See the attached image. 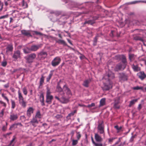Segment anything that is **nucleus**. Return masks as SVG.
<instances>
[{"mask_svg":"<svg viewBox=\"0 0 146 146\" xmlns=\"http://www.w3.org/2000/svg\"><path fill=\"white\" fill-rule=\"evenodd\" d=\"M47 90L46 93V102L48 104H51L53 99V96L51 94V92L50 89L47 87L46 88Z\"/></svg>","mask_w":146,"mask_h":146,"instance_id":"f257e3e1","label":"nucleus"},{"mask_svg":"<svg viewBox=\"0 0 146 146\" xmlns=\"http://www.w3.org/2000/svg\"><path fill=\"white\" fill-rule=\"evenodd\" d=\"M18 95L19 104L23 108H25L27 106V102L24 100L20 90L18 91Z\"/></svg>","mask_w":146,"mask_h":146,"instance_id":"f03ea898","label":"nucleus"},{"mask_svg":"<svg viewBox=\"0 0 146 146\" xmlns=\"http://www.w3.org/2000/svg\"><path fill=\"white\" fill-rule=\"evenodd\" d=\"M36 57V55L34 53L29 54L24 57L27 63L31 64L33 62L34 60Z\"/></svg>","mask_w":146,"mask_h":146,"instance_id":"7ed1b4c3","label":"nucleus"},{"mask_svg":"<svg viewBox=\"0 0 146 146\" xmlns=\"http://www.w3.org/2000/svg\"><path fill=\"white\" fill-rule=\"evenodd\" d=\"M64 93H63V96L61 97L60 94H58V96H56L55 98L56 99L62 103H67L68 102L70 98L68 97L67 98H66L64 96Z\"/></svg>","mask_w":146,"mask_h":146,"instance_id":"20e7f679","label":"nucleus"},{"mask_svg":"<svg viewBox=\"0 0 146 146\" xmlns=\"http://www.w3.org/2000/svg\"><path fill=\"white\" fill-rule=\"evenodd\" d=\"M104 86L103 88L104 90L107 91L111 88H112V83L109 80H104V81L103 80Z\"/></svg>","mask_w":146,"mask_h":146,"instance_id":"39448f33","label":"nucleus"},{"mask_svg":"<svg viewBox=\"0 0 146 146\" xmlns=\"http://www.w3.org/2000/svg\"><path fill=\"white\" fill-rule=\"evenodd\" d=\"M98 131L100 134H103L104 135V122L102 121H100L97 127Z\"/></svg>","mask_w":146,"mask_h":146,"instance_id":"423d86ee","label":"nucleus"},{"mask_svg":"<svg viewBox=\"0 0 146 146\" xmlns=\"http://www.w3.org/2000/svg\"><path fill=\"white\" fill-rule=\"evenodd\" d=\"M126 66V65L125 64L120 62L116 65L114 70L115 71L123 70L125 68Z\"/></svg>","mask_w":146,"mask_h":146,"instance_id":"0eeeda50","label":"nucleus"},{"mask_svg":"<svg viewBox=\"0 0 146 146\" xmlns=\"http://www.w3.org/2000/svg\"><path fill=\"white\" fill-rule=\"evenodd\" d=\"M115 77L114 74L111 72H109L108 74H107L103 78V80L104 81V80H109L110 81L111 79H113Z\"/></svg>","mask_w":146,"mask_h":146,"instance_id":"6e6552de","label":"nucleus"},{"mask_svg":"<svg viewBox=\"0 0 146 146\" xmlns=\"http://www.w3.org/2000/svg\"><path fill=\"white\" fill-rule=\"evenodd\" d=\"M63 91L66 93L68 97L70 98L72 95V93L66 84L64 85L63 87Z\"/></svg>","mask_w":146,"mask_h":146,"instance_id":"1a4fd4ad","label":"nucleus"},{"mask_svg":"<svg viewBox=\"0 0 146 146\" xmlns=\"http://www.w3.org/2000/svg\"><path fill=\"white\" fill-rule=\"evenodd\" d=\"M61 61V59L59 57H56L52 61L51 65L53 66H56L60 63Z\"/></svg>","mask_w":146,"mask_h":146,"instance_id":"9d476101","label":"nucleus"},{"mask_svg":"<svg viewBox=\"0 0 146 146\" xmlns=\"http://www.w3.org/2000/svg\"><path fill=\"white\" fill-rule=\"evenodd\" d=\"M38 58L41 60H43L47 56V54L46 52L41 51L38 53Z\"/></svg>","mask_w":146,"mask_h":146,"instance_id":"9b49d317","label":"nucleus"},{"mask_svg":"<svg viewBox=\"0 0 146 146\" xmlns=\"http://www.w3.org/2000/svg\"><path fill=\"white\" fill-rule=\"evenodd\" d=\"M42 46V44H39L37 45H33L31 46L29 50L32 51H36L39 48L41 47Z\"/></svg>","mask_w":146,"mask_h":146,"instance_id":"f8f14e48","label":"nucleus"},{"mask_svg":"<svg viewBox=\"0 0 146 146\" xmlns=\"http://www.w3.org/2000/svg\"><path fill=\"white\" fill-rule=\"evenodd\" d=\"M18 118V115L17 114L13 113H10L9 119L10 121H14L17 120Z\"/></svg>","mask_w":146,"mask_h":146,"instance_id":"ddd939ff","label":"nucleus"},{"mask_svg":"<svg viewBox=\"0 0 146 146\" xmlns=\"http://www.w3.org/2000/svg\"><path fill=\"white\" fill-rule=\"evenodd\" d=\"M117 58L121 60V63H123V64H125L126 65L127 64V62L125 56L123 55H119L117 56Z\"/></svg>","mask_w":146,"mask_h":146,"instance_id":"4468645a","label":"nucleus"},{"mask_svg":"<svg viewBox=\"0 0 146 146\" xmlns=\"http://www.w3.org/2000/svg\"><path fill=\"white\" fill-rule=\"evenodd\" d=\"M137 76L141 80H143L146 78V75L143 71H140L137 74Z\"/></svg>","mask_w":146,"mask_h":146,"instance_id":"2eb2a0df","label":"nucleus"},{"mask_svg":"<svg viewBox=\"0 0 146 146\" xmlns=\"http://www.w3.org/2000/svg\"><path fill=\"white\" fill-rule=\"evenodd\" d=\"M21 57V52L19 50H17L14 52L12 58L15 60H17L18 58H20Z\"/></svg>","mask_w":146,"mask_h":146,"instance_id":"dca6fc26","label":"nucleus"},{"mask_svg":"<svg viewBox=\"0 0 146 146\" xmlns=\"http://www.w3.org/2000/svg\"><path fill=\"white\" fill-rule=\"evenodd\" d=\"M119 74V77L120 80L125 81L127 80V75L123 73H121Z\"/></svg>","mask_w":146,"mask_h":146,"instance_id":"f3484780","label":"nucleus"},{"mask_svg":"<svg viewBox=\"0 0 146 146\" xmlns=\"http://www.w3.org/2000/svg\"><path fill=\"white\" fill-rule=\"evenodd\" d=\"M119 98H116L115 100L114 105V108H115L118 109L119 108Z\"/></svg>","mask_w":146,"mask_h":146,"instance_id":"a211bd4d","label":"nucleus"},{"mask_svg":"<svg viewBox=\"0 0 146 146\" xmlns=\"http://www.w3.org/2000/svg\"><path fill=\"white\" fill-rule=\"evenodd\" d=\"M34 109L32 107H29L27 111V115L29 118L31 115L33 113Z\"/></svg>","mask_w":146,"mask_h":146,"instance_id":"6ab92c4d","label":"nucleus"},{"mask_svg":"<svg viewBox=\"0 0 146 146\" xmlns=\"http://www.w3.org/2000/svg\"><path fill=\"white\" fill-rule=\"evenodd\" d=\"M38 123L37 119L35 117L33 118L29 122L34 127H36L37 126L36 124H38Z\"/></svg>","mask_w":146,"mask_h":146,"instance_id":"aec40b11","label":"nucleus"},{"mask_svg":"<svg viewBox=\"0 0 146 146\" xmlns=\"http://www.w3.org/2000/svg\"><path fill=\"white\" fill-rule=\"evenodd\" d=\"M13 45L12 44H10L7 45L6 48V52H11L13 51Z\"/></svg>","mask_w":146,"mask_h":146,"instance_id":"412c9836","label":"nucleus"},{"mask_svg":"<svg viewBox=\"0 0 146 146\" xmlns=\"http://www.w3.org/2000/svg\"><path fill=\"white\" fill-rule=\"evenodd\" d=\"M94 137L96 141L98 142H101L102 141L101 137L97 133L95 134Z\"/></svg>","mask_w":146,"mask_h":146,"instance_id":"4be33fe9","label":"nucleus"},{"mask_svg":"<svg viewBox=\"0 0 146 146\" xmlns=\"http://www.w3.org/2000/svg\"><path fill=\"white\" fill-rule=\"evenodd\" d=\"M21 34L26 36H32L31 33L29 31H27L25 30H22L21 31Z\"/></svg>","mask_w":146,"mask_h":146,"instance_id":"5701e85b","label":"nucleus"},{"mask_svg":"<svg viewBox=\"0 0 146 146\" xmlns=\"http://www.w3.org/2000/svg\"><path fill=\"white\" fill-rule=\"evenodd\" d=\"M44 97L43 94H41L40 96V101L41 103V104L42 106L45 105L44 103Z\"/></svg>","mask_w":146,"mask_h":146,"instance_id":"b1692460","label":"nucleus"},{"mask_svg":"<svg viewBox=\"0 0 146 146\" xmlns=\"http://www.w3.org/2000/svg\"><path fill=\"white\" fill-rule=\"evenodd\" d=\"M95 23V20L93 19L92 20H86L85 22L84 23V25H85L86 24L92 25Z\"/></svg>","mask_w":146,"mask_h":146,"instance_id":"393cba45","label":"nucleus"},{"mask_svg":"<svg viewBox=\"0 0 146 146\" xmlns=\"http://www.w3.org/2000/svg\"><path fill=\"white\" fill-rule=\"evenodd\" d=\"M105 98H103L102 99L100 102V105L99 106V107H100L104 105L105 104Z\"/></svg>","mask_w":146,"mask_h":146,"instance_id":"a878e982","label":"nucleus"},{"mask_svg":"<svg viewBox=\"0 0 146 146\" xmlns=\"http://www.w3.org/2000/svg\"><path fill=\"white\" fill-rule=\"evenodd\" d=\"M53 71H50V73L49 75L47 76V77L46 78V80L47 82H49L50 80L51 77H52L53 75Z\"/></svg>","mask_w":146,"mask_h":146,"instance_id":"bb28decb","label":"nucleus"},{"mask_svg":"<svg viewBox=\"0 0 146 146\" xmlns=\"http://www.w3.org/2000/svg\"><path fill=\"white\" fill-rule=\"evenodd\" d=\"M56 42L59 44H62L64 46H67V44L64 40L60 39L56 41Z\"/></svg>","mask_w":146,"mask_h":146,"instance_id":"cd10ccee","label":"nucleus"},{"mask_svg":"<svg viewBox=\"0 0 146 146\" xmlns=\"http://www.w3.org/2000/svg\"><path fill=\"white\" fill-rule=\"evenodd\" d=\"M90 82V80H87L84 81L83 84V85L86 87H88V84Z\"/></svg>","mask_w":146,"mask_h":146,"instance_id":"c85d7f7f","label":"nucleus"},{"mask_svg":"<svg viewBox=\"0 0 146 146\" xmlns=\"http://www.w3.org/2000/svg\"><path fill=\"white\" fill-rule=\"evenodd\" d=\"M56 91L60 92H62L63 90V89L61 88L60 86V85L58 83L56 87Z\"/></svg>","mask_w":146,"mask_h":146,"instance_id":"c756f323","label":"nucleus"},{"mask_svg":"<svg viewBox=\"0 0 146 146\" xmlns=\"http://www.w3.org/2000/svg\"><path fill=\"white\" fill-rule=\"evenodd\" d=\"M17 128V125L16 123H15L11 125L10 127L9 130H12L13 129H15Z\"/></svg>","mask_w":146,"mask_h":146,"instance_id":"7c9ffc66","label":"nucleus"},{"mask_svg":"<svg viewBox=\"0 0 146 146\" xmlns=\"http://www.w3.org/2000/svg\"><path fill=\"white\" fill-rule=\"evenodd\" d=\"M44 76L43 75H41V77L40 79V81L39 82L40 85L41 86L43 84L44 80Z\"/></svg>","mask_w":146,"mask_h":146,"instance_id":"2f4dec72","label":"nucleus"},{"mask_svg":"<svg viewBox=\"0 0 146 146\" xmlns=\"http://www.w3.org/2000/svg\"><path fill=\"white\" fill-rule=\"evenodd\" d=\"M35 118H38L39 119H40L41 118V115L39 111H38L36 113Z\"/></svg>","mask_w":146,"mask_h":146,"instance_id":"473e14b6","label":"nucleus"},{"mask_svg":"<svg viewBox=\"0 0 146 146\" xmlns=\"http://www.w3.org/2000/svg\"><path fill=\"white\" fill-rule=\"evenodd\" d=\"M135 58V55L133 54H129V58L131 61L133 60Z\"/></svg>","mask_w":146,"mask_h":146,"instance_id":"72a5a7b5","label":"nucleus"},{"mask_svg":"<svg viewBox=\"0 0 146 146\" xmlns=\"http://www.w3.org/2000/svg\"><path fill=\"white\" fill-rule=\"evenodd\" d=\"M11 108L12 109H13L15 108L16 106L15 103V101L14 100H11Z\"/></svg>","mask_w":146,"mask_h":146,"instance_id":"f704fd0d","label":"nucleus"},{"mask_svg":"<svg viewBox=\"0 0 146 146\" xmlns=\"http://www.w3.org/2000/svg\"><path fill=\"white\" fill-rule=\"evenodd\" d=\"M132 67L134 71L137 72L138 71V67L137 65H135L133 64L132 66Z\"/></svg>","mask_w":146,"mask_h":146,"instance_id":"c9c22d12","label":"nucleus"},{"mask_svg":"<svg viewBox=\"0 0 146 146\" xmlns=\"http://www.w3.org/2000/svg\"><path fill=\"white\" fill-rule=\"evenodd\" d=\"M114 128L117 130V133H119L121 131L122 127L121 126L119 127L118 125H117L114 126Z\"/></svg>","mask_w":146,"mask_h":146,"instance_id":"e433bc0d","label":"nucleus"},{"mask_svg":"<svg viewBox=\"0 0 146 146\" xmlns=\"http://www.w3.org/2000/svg\"><path fill=\"white\" fill-rule=\"evenodd\" d=\"M137 99L133 100L131 101L129 104V106L131 107L135 103L137 102Z\"/></svg>","mask_w":146,"mask_h":146,"instance_id":"4c0bfd02","label":"nucleus"},{"mask_svg":"<svg viewBox=\"0 0 146 146\" xmlns=\"http://www.w3.org/2000/svg\"><path fill=\"white\" fill-rule=\"evenodd\" d=\"M22 6L24 8H26L28 7V5L27 3L25 2L24 0H23L22 2Z\"/></svg>","mask_w":146,"mask_h":146,"instance_id":"58836bf2","label":"nucleus"},{"mask_svg":"<svg viewBox=\"0 0 146 146\" xmlns=\"http://www.w3.org/2000/svg\"><path fill=\"white\" fill-rule=\"evenodd\" d=\"M20 119L22 121L25 122L26 120V117L24 115H21L20 117Z\"/></svg>","mask_w":146,"mask_h":146,"instance_id":"ea45409f","label":"nucleus"},{"mask_svg":"<svg viewBox=\"0 0 146 146\" xmlns=\"http://www.w3.org/2000/svg\"><path fill=\"white\" fill-rule=\"evenodd\" d=\"M76 136L77 138V139L78 140H79L81 137V135L80 133V132H76Z\"/></svg>","mask_w":146,"mask_h":146,"instance_id":"a19ab883","label":"nucleus"},{"mask_svg":"<svg viewBox=\"0 0 146 146\" xmlns=\"http://www.w3.org/2000/svg\"><path fill=\"white\" fill-rule=\"evenodd\" d=\"M134 90H143V87H139V86H136L133 88Z\"/></svg>","mask_w":146,"mask_h":146,"instance_id":"79ce46f5","label":"nucleus"},{"mask_svg":"<svg viewBox=\"0 0 146 146\" xmlns=\"http://www.w3.org/2000/svg\"><path fill=\"white\" fill-rule=\"evenodd\" d=\"M76 110H74L71 113H69L68 116V117H71V116H72L74 115V114L76 113Z\"/></svg>","mask_w":146,"mask_h":146,"instance_id":"37998d69","label":"nucleus"},{"mask_svg":"<svg viewBox=\"0 0 146 146\" xmlns=\"http://www.w3.org/2000/svg\"><path fill=\"white\" fill-rule=\"evenodd\" d=\"M78 140H73L72 141V145L73 146L76 145L78 143Z\"/></svg>","mask_w":146,"mask_h":146,"instance_id":"c03bdc74","label":"nucleus"},{"mask_svg":"<svg viewBox=\"0 0 146 146\" xmlns=\"http://www.w3.org/2000/svg\"><path fill=\"white\" fill-rule=\"evenodd\" d=\"M134 40H139L140 41H142V39L140 37L138 36H136L134 38Z\"/></svg>","mask_w":146,"mask_h":146,"instance_id":"a18cd8bd","label":"nucleus"},{"mask_svg":"<svg viewBox=\"0 0 146 146\" xmlns=\"http://www.w3.org/2000/svg\"><path fill=\"white\" fill-rule=\"evenodd\" d=\"M23 91L24 95H27L28 92L26 87H24L23 89Z\"/></svg>","mask_w":146,"mask_h":146,"instance_id":"49530a36","label":"nucleus"},{"mask_svg":"<svg viewBox=\"0 0 146 146\" xmlns=\"http://www.w3.org/2000/svg\"><path fill=\"white\" fill-rule=\"evenodd\" d=\"M1 65L3 67H5L7 64V62L6 61H4L2 62H1Z\"/></svg>","mask_w":146,"mask_h":146,"instance_id":"de8ad7c7","label":"nucleus"},{"mask_svg":"<svg viewBox=\"0 0 146 146\" xmlns=\"http://www.w3.org/2000/svg\"><path fill=\"white\" fill-rule=\"evenodd\" d=\"M5 110V108L3 109L2 110L0 113V117H2L4 115V111Z\"/></svg>","mask_w":146,"mask_h":146,"instance_id":"09e8293b","label":"nucleus"},{"mask_svg":"<svg viewBox=\"0 0 146 146\" xmlns=\"http://www.w3.org/2000/svg\"><path fill=\"white\" fill-rule=\"evenodd\" d=\"M93 144L95 146H102L103 145L101 143H98L93 141Z\"/></svg>","mask_w":146,"mask_h":146,"instance_id":"8fccbe9b","label":"nucleus"},{"mask_svg":"<svg viewBox=\"0 0 146 146\" xmlns=\"http://www.w3.org/2000/svg\"><path fill=\"white\" fill-rule=\"evenodd\" d=\"M85 138L84 139V143L86 144H88V141L87 139V136L86 134H85Z\"/></svg>","mask_w":146,"mask_h":146,"instance_id":"3c124183","label":"nucleus"},{"mask_svg":"<svg viewBox=\"0 0 146 146\" xmlns=\"http://www.w3.org/2000/svg\"><path fill=\"white\" fill-rule=\"evenodd\" d=\"M95 106V104L94 103H92L88 105L86 107L89 108H91L92 107L94 106Z\"/></svg>","mask_w":146,"mask_h":146,"instance_id":"603ef678","label":"nucleus"},{"mask_svg":"<svg viewBox=\"0 0 146 146\" xmlns=\"http://www.w3.org/2000/svg\"><path fill=\"white\" fill-rule=\"evenodd\" d=\"M15 139H16L15 137L14 136H13V138L12 139L10 143L9 144V145H12V143H13V142L15 140Z\"/></svg>","mask_w":146,"mask_h":146,"instance_id":"864d4df0","label":"nucleus"},{"mask_svg":"<svg viewBox=\"0 0 146 146\" xmlns=\"http://www.w3.org/2000/svg\"><path fill=\"white\" fill-rule=\"evenodd\" d=\"M116 138L114 137H112V138H110L108 139L109 142L111 144V143Z\"/></svg>","mask_w":146,"mask_h":146,"instance_id":"5fc2aeb1","label":"nucleus"},{"mask_svg":"<svg viewBox=\"0 0 146 146\" xmlns=\"http://www.w3.org/2000/svg\"><path fill=\"white\" fill-rule=\"evenodd\" d=\"M0 104H3V106L5 108L6 107L7 104L5 102H3L2 101H0Z\"/></svg>","mask_w":146,"mask_h":146,"instance_id":"6e6d98bb","label":"nucleus"},{"mask_svg":"<svg viewBox=\"0 0 146 146\" xmlns=\"http://www.w3.org/2000/svg\"><path fill=\"white\" fill-rule=\"evenodd\" d=\"M7 129V126H5V125H3L2 127V130L3 131H5Z\"/></svg>","mask_w":146,"mask_h":146,"instance_id":"4d7b16f0","label":"nucleus"},{"mask_svg":"<svg viewBox=\"0 0 146 146\" xmlns=\"http://www.w3.org/2000/svg\"><path fill=\"white\" fill-rule=\"evenodd\" d=\"M8 15H5L0 17V19H3L8 17Z\"/></svg>","mask_w":146,"mask_h":146,"instance_id":"13d9d810","label":"nucleus"},{"mask_svg":"<svg viewBox=\"0 0 146 146\" xmlns=\"http://www.w3.org/2000/svg\"><path fill=\"white\" fill-rule=\"evenodd\" d=\"M35 33L37 35H42V34L40 32H38L37 31H35Z\"/></svg>","mask_w":146,"mask_h":146,"instance_id":"bf43d9fd","label":"nucleus"},{"mask_svg":"<svg viewBox=\"0 0 146 146\" xmlns=\"http://www.w3.org/2000/svg\"><path fill=\"white\" fill-rule=\"evenodd\" d=\"M97 36H96V37L94 38V43H96L97 41Z\"/></svg>","mask_w":146,"mask_h":146,"instance_id":"052dcab7","label":"nucleus"},{"mask_svg":"<svg viewBox=\"0 0 146 146\" xmlns=\"http://www.w3.org/2000/svg\"><path fill=\"white\" fill-rule=\"evenodd\" d=\"M114 31H111L110 33V36L111 37H113V33L114 32Z\"/></svg>","mask_w":146,"mask_h":146,"instance_id":"680f3d73","label":"nucleus"},{"mask_svg":"<svg viewBox=\"0 0 146 146\" xmlns=\"http://www.w3.org/2000/svg\"><path fill=\"white\" fill-rule=\"evenodd\" d=\"M24 53L25 54H27L29 53V52L27 51L25 49H23Z\"/></svg>","mask_w":146,"mask_h":146,"instance_id":"e2e57ef3","label":"nucleus"},{"mask_svg":"<svg viewBox=\"0 0 146 146\" xmlns=\"http://www.w3.org/2000/svg\"><path fill=\"white\" fill-rule=\"evenodd\" d=\"M56 117L58 119L61 118V116L59 115H56Z\"/></svg>","mask_w":146,"mask_h":146,"instance_id":"0e129e2a","label":"nucleus"},{"mask_svg":"<svg viewBox=\"0 0 146 146\" xmlns=\"http://www.w3.org/2000/svg\"><path fill=\"white\" fill-rule=\"evenodd\" d=\"M3 98L7 100V102H9V100L7 97L5 96Z\"/></svg>","mask_w":146,"mask_h":146,"instance_id":"69168bd1","label":"nucleus"},{"mask_svg":"<svg viewBox=\"0 0 146 146\" xmlns=\"http://www.w3.org/2000/svg\"><path fill=\"white\" fill-rule=\"evenodd\" d=\"M134 138V136H132L130 139V141L131 142H132V141H133Z\"/></svg>","mask_w":146,"mask_h":146,"instance_id":"338daca9","label":"nucleus"},{"mask_svg":"<svg viewBox=\"0 0 146 146\" xmlns=\"http://www.w3.org/2000/svg\"><path fill=\"white\" fill-rule=\"evenodd\" d=\"M16 124H17V126L19 125L21 127H22L23 126V125L21 123H16Z\"/></svg>","mask_w":146,"mask_h":146,"instance_id":"774afa93","label":"nucleus"}]
</instances>
